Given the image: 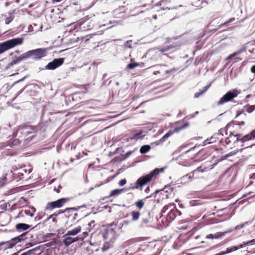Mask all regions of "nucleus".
Wrapping results in <instances>:
<instances>
[{"label":"nucleus","mask_w":255,"mask_h":255,"mask_svg":"<svg viewBox=\"0 0 255 255\" xmlns=\"http://www.w3.org/2000/svg\"><path fill=\"white\" fill-rule=\"evenodd\" d=\"M23 40L24 38L21 36L20 37L13 38L5 41L0 42V54L17 45H21L23 42Z\"/></svg>","instance_id":"obj_1"},{"label":"nucleus","mask_w":255,"mask_h":255,"mask_svg":"<svg viewBox=\"0 0 255 255\" xmlns=\"http://www.w3.org/2000/svg\"><path fill=\"white\" fill-rule=\"evenodd\" d=\"M47 48H38L26 51L27 58H31L34 60H39L45 57L48 52Z\"/></svg>","instance_id":"obj_2"},{"label":"nucleus","mask_w":255,"mask_h":255,"mask_svg":"<svg viewBox=\"0 0 255 255\" xmlns=\"http://www.w3.org/2000/svg\"><path fill=\"white\" fill-rule=\"evenodd\" d=\"M26 232L21 234L20 235L14 237L9 241L6 242H1L0 243V251H4L8 249H12L18 243L21 242L24 240L23 237L26 235Z\"/></svg>","instance_id":"obj_3"},{"label":"nucleus","mask_w":255,"mask_h":255,"mask_svg":"<svg viewBox=\"0 0 255 255\" xmlns=\"http://www.w3.org/2000/svg\"><path fill=\"white\" fill-rule=\"evenodd\" d=\"M239 94L240 92H239L237 89H233L228 91L220 99L219 101L217 103V105L219 106L232 101Z\"/></svg>","instance_id":"obj_4"},{"label":"nucleus","mask_w":255,"mask_h":255,"mask_svg":"<svg viewBox=\"0 0 255 255\" xmlns=\"http://www.w3.org/2000/svg\"><path fill=\"white\" fill-rule=\"evenodd\" d=\"M18 130H27L29 134L35 133L38 131L45 130V127L43 124H38L36 126L29 125L27 123H24L18 126Z\"/></svg>","instance_id":"obj_5"},{"label":"nucleus","mask_w":255,"mask_h":255,"mask_svg":"<svg viewBox=\"0 0 255 255\" xmlns=\"http://www.w3.org/2000/svg\"><path fill=\"white\" fill-rule=\"evenodd\" d=\"M252 245H255V239L246 242H244L238 246H233L228 247L226 248L225 251H221L220 253L215 254V255H225L226 254H230L233 251H235L239 249H242L247 246H250Z\"/></svg>","instance_id":"obj_6"},{"label":"nucleus","mask_w":255,"mask_h":255,"mask_svg":"<svg viewBox=\"0 0 255 255\" xmlns=\"http://www.w3.org/2000/svg\"><path fill=\"white\" fill-rule=\"evenodd\" d=\"M70 201V198H61L55 201L48 202L45 208V211H52L55 208H60L67 202Z\"/></svg>","instance_id":"obj_7"},{"label":"nucleus","mask_w":255,"mask_h":255,"mask_svg":"<svg viewBox=\"0 0 255 255\" xmlns=\"http://www.w3.org/2000/svg\"><path fill=\"white\" fill-rule=\"evenodd\" d=\"M159 172L157 168H155L148 174H143L142 176L139 177L137 179V183H139L140 186H143L150 182L153 177L157 176Z\"/></svg>","instance_id":"obj_8"},{"label":"nucleus","mask_w":255,"mask_h":255,"mask_svg":"<svg viewBox=\"0 0 255 255\" xmlns=\"http://www.w3.org/2000/svg\"><path fill=\"white\" fill-rule=\"evenodd\" d=\"M65 58L61 57L53 59L44 67V69L48 70H54L63 64Z\"/></svg>","instance_id":"obj_9"},{"label":"nucleus","mask_w":255,"mask_h":255,"mask_svg":"<svg viewBox=\"0 0 255 255\" xmlns=\"http://www.w3.org/2000/svg\"><path fill=\"white\" fill-rule=\"evenodd\" d=\"M182 123V125L178 127H175L173 130H169L168 132H167L164 136L167 139L169 138L170 136H171L174 133L178 132L180 130L184 129L189 126V122H183L182 121H179L176 122V125H179L180 123Z\"/></svg>","instance_id":"obj_10"},{"label":"nucleus","mask_w":255,"mask_h":255,"mask_svg":"<svg viewBox=\"0 0 255 255\" xmlns=\"http://www.w3.org/2000/svg\"><path fill=\"white\" fill-rule=\"evenodd\" d=\"M63 241L62 243L63 245L66 247H69L70 245H71L72 243L79 242V239H81V237H72L70 236H66V234L62 236Z\"/></svg>","instance_id":"obj_11"},{"label":"nucleus","mask_w":255,"mask_h":255,"mask_svg":"<svg viewBox=\"0 0 255 255\" xmlns=\"http://www.w3.org/2000/svg\"><path fill=\"white\" fill-rule=\"evenodd\" d=\"M235 231L234 228H231L227 231L225 232H217L216 233L213 234H210L209 235H207L205 238L208 239H218L221 238L223 236H225L227 234H229L232 233L233 231Z\"/></svg>","instance_id":"obj_12"},{"label":"nucleus","mask_w":255,"mask_h":255,"mask_svg":"<svg viewBox=\"0 0 255 255\" xmlns=\"http://www.w3.org/2000/svg\"><path fill=\"white\" fill-rule=\"evenodd\" d=\"M31 226L32 225L26 223H19L16 224L15 229L18 232L20 233L28 230Z\"/></svg>","instance_id":"obj_13"},{"label":"nucleus","mask_w":255,"mask_h":255,"mask_svg":"<svg viewBox=\"0 0 255 255\" xmlns=\"http://www.w3.org/2000/svg\"><path fill=\"white\" fill-rule=\"evenodd\" d=\"M39 250V247H37L33 249H30L27 251L23 252L20 255H42V252H40L37 254H34L35 252ZM42 255H48L46 253H43Z\"/></svg>","instance_id":"obj_14"},{"label":"nucleus","mask_w":255,"mask_h":255,"mask_svg":"<svg viewBox=\"0 0 255 255\" xmlns=\"http://www.w3.org/2000/svg\"><path fill=\"white\" fill-rule=\"evenodd\" d=\"M209 141V138H207L205 141H204L203 142V143H202V146H205L207 144H210V143H213V142H215V141ZM201 145V144H196L194 147H193L192 148H190L189 149H188V150H187L185 152H184L182 154V155H183V154H186L188 153V152H189L190 151H193L195 148L200 147Z\"/></svg>","instance_id":"obj_15"},{"label":"nucleus","mask_w":255,"mask_h":255,"mask_svg":"<svg viewBox=\"0 0 255 255\" xmlns=\"http://www.w3.org/2000/svg\"><path fill=\"white\" fill-rule=\"evenodd\" d=\"M167 188H169V189L170 190V192H172L173 191V187H171L170 184H167V185L164 186V187L163 189H157V190H156L154 193H153L152 194H150L149 196H147L146 197V198L147 199V198H150V197H152L153 195H156L157 193H158L161 191H163L167 193L168 191L167 190H165V189Z\"/></svg>","instance_id":"obj_16"},{"label":"nucleus","mask_w":255,"mask_h":255,"mask_svg":"<svg viewBox=\"0 0 255 255\" xmlns=\"http://www.w3.org/2000/svg\"><path fill=\"white\" fill-rule=\"evenodd\" d=\"M81 232V227L78 226L71 230H69L66 233V236H74Z\"/></svg>","instance_id":"obj_17"},{"label":"nucleus","mask_w":255,"mask_h":255,"mask_svg":"<svg viewBox=\"0 0 255 255\" xmlns=\"http://www.w3.org/2000/svg\"><path fill=\"white\" fill-rule=\"evenodd\" d=\"M133 152L132 150L128 151L125 154H122V157H116L115 160L117 162H121L128 158Z\"/></svg>","instance_id":"obj_18"},{"label":"nucleus","mask_w":255,"mask_h":255,"mask_svg":"<svg viewBox=\"0 0 255 255\" xmlns=\"http://www.w3.org/2000/svg\"><path fill=\"white\" fill-rule=\"evenodd\" d=\"M29 77V75L27 74V75H25V76H24L23 77H22V78H21V79H20L15 81L10 86L9 85V84H7L6 89H7V90H9L10 89H11L12 87L14 88L15 86L17 85L18 84H19L21 82H22L26 78H28Z\"/></svg>","instance_id":"obj_19"},{"label":"nucleus","mask_w":255,"mask_h":255,"mask_svg":"<svg viewBox=\"0 0 255 255\" xmlns=\"http://www.w3.org/2000/svg\"><path fill=\"white\" fill-rule=\"evenodd\" d=\"M211 84L212 83H209V84L205 86L202 90H200L198 92H196V93H195L194 95V98H198L202 95H203L211 87Z\"/></svg>","instance_id":"obj_20"},{"label":"nucleus","mask_w":255,"mask_h":255,"mask_svg":"<svg viewBox=\"0 0 255 255\" xmlns=\"http://www.w3.org/2000/svg\"><path fill=\"white\" fill-rule=\"evenodd\" d=\"M177 216L174 208L171 209L170 211L168 213L167 216V220L170 223L172 222Z\"/></svg>","instance_id":"obj_21"},{"label":"nucleus","mask_w":255,"mask_h":255,"mask_svg":"<svg viewBox=\"0 0 255 255\" xmlns=\"http://www.w3.org/2000/svg\"><path fill=\"white\" fill-rule=\"evenodd\" d=\"M22 82L20 83L19 84H18L17 85L14 86V88H20L21 89L18 91L16 94H15V98H17L19 95H20L27 88L28 85H25L23 86L22 84Z\"/></svg>","instance_id":"obj_22"},{"label":"nucleus","mask_w":255,"mask_h":255,"mask_svg":"<svg viewBox=\"0 0 255 255\" xmlns=\"http://www.w3.org/2000/svg\"><path fill=\"white\" fill-rule=\"evenodd\" d=\"M27 59L26 53H24L22 54L21 55H20L18 57L15 56L14 59H13L12 61L13 62L14 64H16L20 62H21L22 60Z\"/></svg>","instance_id":"obj_23"},{"label":"nucleus","mask_w":255,"mask_h":255,"mask_svg":"<svg viewBox=\"0 0 255 255\" xmlns=\"http://www.w3.org/2000/svg\"><path fill=\"white\" fill-rule=\"evenodd\" d=\"M193 176H191L189 174H187L180 178L179 180L180 181V183L185 184L189 182L192 179Z\"/></svg>","instance_id":"obj_24"},{"label":"nucleus","mask_w":255,"mask_h":255,"mask_svg":"<svg viewBox=\"0 0 255 255\" xmlns=\"http://www.w3.org/2000/svg\"><path fill=\"white\" fill-rule=\"evenodd\" d=\"M122 190H120V189H115L111 191L110 195L108 196H106L103 198L104 200L106 198H109L111 197H115L118 196L121 194V191Z\"/></svg>","instance_id":"obj_25"},{"label":"nucleus","mask_w":255,"mask_h":255,"mask_svg":"<svg viewBox=\"0 0 255 255\" xmlns=\"http://www.w3.org/2000/svg\"><path fill=\"white\" fill-rule=\"evenodd\" d=\"M151 149V145L144 144L141 146L139 149V152L141 154H144L148 152Z\"/></svg>","instance_id":"obj_26"},{"label":"nucleus","mask_w":255,"mask_h":255,"mask_svg":"<svg viewBox=\"0 0 255 255\" xmlns=\"http://www.w3.org/2000/svg\"><path fill=\"white\" fill-rule=\"evenodd\" d=\"M247 141L255 139V132L253 130H251L248 134L244 135Z\"/></svg>","instance_id":"obj_27"},{"label":"nucleus","mask_w":255,"mask_h":255,"mask_svg":"<svg viewBox=\"0 0 255 255\" xmlns=\"http://www.w3.org/2000/svg\"><path fill=\"white\" fill-rule=\"evenodd\" d=\"M138 66V64L136 63L134 59H131L130 62L127 65V68L130 70H132Z\"/></svg>","instance_id":"obj_28"},{"label":"nucleus","mask_w":255,"mask_h":255,"mask_svg":"<svg viewBox=\"0 0 255 255\" xmlns=\"http://www.w3.org/2000/svg\"><path fill=\"white\" fill-rule=\"evenodd\" d=\"M142 186H140L139 185V184L137 183V180H136V182H135V186H130L128 188H121L120 189V190H122V191H121V194L124 192H126V191H128V190H133L134 189H138L139 187H141Z\"/></svg>","instance_id":"obj_29"},{"label":"nucleus","mask_w":255,"mask_h":255,"mask_svg":"<svg viewBox=\"0 0 255 255\" xmlns=\"http://www.w3.org/2000/svg\"><path fill=\"white\" fill-rule=\"evenodd\" d=\"M243 109L248 113H251L255 110V105H250V104H247L244 107Z\"/></svg>","instance_id":"obj_30"},{"label":"nucleus","mask_w":255,"mask_h":255,"mask_svg":"<svg viewBox=\"0 0 255 255\" xmlns=\"http://www.w3.org/2000/svg\"><path fill=\"white\" fill-rule=\"evenodd\" d=\"M130 215L133 221H137L140 217V213L138 211H133L131 212Z\"/></svg>","instance_id":"obj_31"},{"label":"nucleus","mask_w":255,"mask_h":255,"mask_svg":"<svg viewBox=\"0 0 255 255\" xmlns=\"http://www.w3.org/2000/svg\"><path fill=\"white\" fill-rule=\"evenodd\" d=\"M175 206V204L174 203H170L168 205L164 206L161 210V213H160L161 215H160V217L161 218L162 216V214L165 213L168 208H170L172 207L174 208Z\"/></svg>","instance_id":"obj_32"},{"label":"nucleus","mask_w":255,"mask_h":255,"mask_svg":"<svg viewBox=\"0 0 255 255\" xmlns=\"http://www.w3.org/2000/svg\"><path fill=\"white\" fill-rule=\"evenodd\" d=\"M142 131L140 130L139 131L135 132L132 134V136L133 138L137 139H142L144 135H142Z\"/></svg>","instance_id":"obj_33"},{"label":"nucleus","mask_w":255,"mask_h":255,"mask_svg":"<svg viewBox=\"0 0 255 255\" xmlns=\"http://www.w3.org/2000/svg\"><path fill=\"white\" fill-rule=\"evenodd\" d=\"M134 205L137 208L140 210L143 208L144 205V202L142 199L138 200L136 202H135Z\"/></svg>","instance_id":"obj_34"},{"label":"nucleus","mask_w":255,"mask_h":255,"mask_svg":"<svg viewBox=\"0 0 255 255\" xmlns=\"http://www.w3.org/2000/svg\"><path fill=\"white\" fill-rule=\"evenodd\" d=\"M21 142V140L19 139H10L9 140V143L10 144V147H12L13 146H17Z\"/></svg>","instance_id":"obj_35"},{"label":"nucleus","mask_w":255,"mask_h":255,"mask_svg":"<svg viewBox=\"0 0 255 255\" xmlns=\"http://www.w3.org/2000/svg\"><path fill=\"white\" fill-rule=\"evenodd\" d=\"M235 20V17H231V18H229L228 20L225 21V22L220 24L219 25V28H221L224 26H228L230 23L233 22Z\"/></svg>","instance_id":"obj_36"},{"label":"nucleus","mask_w":255,"mask_h":255,"mask_svg":"<svg viewBox=\"0 0 255 255\" xmlns=\"http://www.w3.org/2000/svg\"><path fill=\"white\" fill-rule=\"evenodd\" d=\"M232 124L241 126H244L245 124V123L244 121L238 122V121H232L231 122L228 123L226 127H229Z\"/></svg>","instance_id":"obj_37"},{"label":"nucleus","mask_w":255,"mask_h":255,"mask_svg":"<svg viewBox=\"0 0 255 255\" xmlns=\"http://www.w3.org/2000/svg\"><path fill=\"white\" fill-rule=\"evenodd\" d=\"M132 42V40H127L126 41L124 45H123V47L125 49H131L132 48V46L131 45V44H130V43Z\"/></svg>","instance_id":"obj_38"},{"label":"nucleus","mask_w":255,"mask_h":255,"mask_svg":"<svg viewBox=\"0 0 255 255\" xmlns=\"http://www.w3.org/2000/svg\"><path fill=\"white\" fill-rule=\"evenodd\" d=\"M48 220H47V218L43 220L42 222H40L38 224H37L36 225H35L34 227L32 228L31 229H35V228H40V226H41V227H43L44 226H45V223L48 221Z\"/></svg>","instance_id":"obj_39"},{"label":"nucleus","mask_w":255,"mask_h":255,"mask_svg":"<svg viewBox=\"0 0 255 255\" xmlns=\"http://www.w3.org/2000/svg\"><path fill=\"white\" fill-rule=\"evenodd\" d=\"M124 151L123 150V148L122 147H117L115 150L113 152V154H116L120 153L121 156L120 157H122V154H123Z\"/></svg>","instance_id":"obj_40"},{"label":"nucleus","mask_w":255,"mask_h":255,"mask_svg":"<svg viewBox=\"0 0 255 255\" xmlns=\"http://www.w3.org/2000/svg\"><path fill=\"white\" fill-rule=\"evenodd\" d=\"M229 127H225V128H220L219 130H218V132L216 133V136L219 135H221V136H223L224 134L223 133V131H225V134L227 135V128H228Z\"/></svg>","instance_id":"obj_41"},{"label":"nucleus","mask_w":255,"mask_h":255,"mask_svg":"<svg viewBox=\"0 0 255 255\" xmlns=\"http://www.w3.org/2000/svg\"><path fill=\"white\" fill-rule=\"evenodd\" d=\"M112 247V244L109 242H106L104 243L103 248L102 250L103 251H107L109 248H110Z\"/></svg>","instance_id":"obj_42"},{"label":"nucleus","mask_w":255,"mask_h":255,"mask_svg":"<svg viewBox=\"0 0 255 255\" xmlns=\"http://www.w3.org/2000/svg\"><path fill=\"white\" fill-rule=\"evenodd\" d=\"M107 233L106 234H104L103 235L104 239H106V238H107L106 236H108L109 233L112 234L113 236H114L116 233L115 229H113V228L108 229L107 230Z\"/></svg>","instance_id":"obj_43"},{"label":"nucleus","mask_w":255,"mask_h":255,"mask_svg":"<svg viewBox=\"0 0 255 255\" xmlns=\"http://www.w3.org/2000/svg\"><path fill=\"white\" fill-rule=\"evenodd\" d=\"M89 234L88 232H84L82 235L77 236V237H81V239H79V241H83L84 239L88 236Z\"/></svg>","instance_id":"obj_44"},{"label":"nucleus","mask_w":255,"mask_h":255,"mask_svg":"<svg viewBox=\"0 0 255 255\" xmlns=\"http://www.w3.org/2000/svg\"><path fill=\"white\" fill-rule=\"evenodd\" d=\"M242 115H243L244 117H245L247 115L245 113L244 109L237 111L235 118H238V117Z\"/></svg>","instance_id":"obj_45"},{"label":"nucleus","mask_w":255,"mask_h":255,"mask_svg":"<svg viewBox=\"0 0 255 255\" xmlns=\"http://www.w3.org/2000/svg\"><path fill=\"white\" fill-rule=\"evenodd\" d=\"M175 46H173V45H170L169 46H168L166 48H161L159 49V51L161 53H163L166 51H168L171 49H172L173 48H174Z\"/></svg>","instance_id":"obj_46"},{"label":"nucleus","mask_w":255,"mask_h":255,"mask_svg":"<svg viewBox=\"0 0 255 255\" xmlns=\"http://www.w3.org/2000/svg\"><path fill=\"white\" fill-rule=\"evenodd\" d=\"M80 209L79 206L74 207H68L65 208L66 212H68L69 211H77Z\"/></svg>","instance_id":"obj_47"},{"label":"nucleus","mask_w":255,"mask_h":255,"mask_svg":"<svg viewBox=\"0 0 255 255\" xmlns=\"http://www.w3.org/2000/svg\"><path fill=\"white\" fill-rule=\"evenodd\" d=\"M27 170L26 169H21V171L18 173L17 176L19 178L20 180L22 179V177L23 176L24 173L27 172Z\"/></svg>","instance_id":"obj_48"},{"label":"nucleus","mask_w":255,"mask_h":255,"mask_svg":"<svg viewBox=\"0 0 255 255\" xmlns=\"http://www.w3.org/2000/svg\"><path fill=\"white\" fill-rule=\"evenodd\" d=\"M232 156H233V155L231 153V152H230L228 153V154H226L224 155V156H222L219 159H218V160L219 161H221L222 160L226 159L228 157H231Z\"/></svg>","instance_id":"obj_49"},{"label":"nucleus","mask_w":255,"mask_h":255,"mask_svg":"<svg viewBox=\"0 0 255 255\" xmlns=\"http://www.w3.org/2000/svg\"><path fill=\"white\" fill-rule=\"evenodd\" d=\"M14 16L12 15H10L8 17H6L5 19V23L6 24H9L13 19Z\"/></svg>","instance_id":"obj_50"},{"label":"nucleus","mask_w":255,"mask_h":255,"mask_svg":"<svg viewBox=\"0 0 255 255\" xmlns=\"http://www.w3.org/2000/svg\"><path fill=\"white\" fill-rule=\"evenodd\" d=\"M248 44V43L245 44L244 46H243L241 48H240L239 50L236 51L238 55L242 53L243 52L246 51L247 49L246 45H247Z\"/></svg>","instance_id":"obj_51"},{"label":"nucleus","mask_w":255,"mask_h":255,"mask_svg":"<svg viewBox=\"0 0 255 255\" xmlns=\"http://www.w3.org/2000/svg\"><path fill=\"white\" fill-rule=\"evenodd\" d=\"M22 131L20 132V135H19V137H22V136H26L30 134L29 132L27 130H22Z\"/></svg>","instance_id":"obj_52"},{"label":"nucleus","mask_w":255,"mask_h":255,"mask_svg":"<svg viewBox=\"0 0 255 255\" xmlns=\"http://www.w3.org/2000/svg\"><path fill=\"white\" fill-rule=\"evenodd\" d=\"M65 212H66L65 209L64 210H59L52 214L54 216L57 217L60 214H64Z\"/></svg>","instance_id":"obj_53"},{"label":"nucleus","mask_w":255,"mask_h":255,"mask_svg":"<svg viewBox=\"0 0 255 255\" xmlns=\"http://www.w3.org/2000/svg\"><path fill=\"white\" fill-rule=\"evenodd\" d=\"M199 114V112L198 111H196V112H195L194 113L192 114H191L189 116H186L185 119H186L187 120H189L191 118H194L196 115H198Z\"/></svg>","instance_id":"obj_54"},{"label":"nucleus","mask_w":255,"mask_h":255,"mask_svg":"<svg viewBox=\"0 0 255 255\" xmlns=\"http://www.w3.org/2000/svg\"><path fill=\"white\" fill-rule=\"evenodd\" d=\"M160 143H161V142L159 141V139L158 140H156L154 142L151 143L150 145H151V148L154 147L155 146H156L159 145Z\"/></svg>","instance_id":"obj_55"},{"label":"nucleus","mask_w":255,"mask_h":255,"mask_svg":"<svg viewBox=\"0 0 255 255\" xmlns=\"http://www.w3.org/2000/svg\"><path fill=\"white\" fill-rule=\"evenodd\" d=\"M236 141H239L242 142L243 144L241 145L242 147L245 145L244 143L247 141L244 136H243L241 138H239V139H236Z\"/></svg>","instance_id":"obj_56"},{"label":"nucleus","mask_w":255,"mask_h":255,"mask_svg":"<svg viewBox=\"0 0 255 255\" xmlns=\"http://www.w3.org/2000/svg\"><path fill=\"white\" fill-rule=\"evenodd\" d=\"M178 70V68H173L171 69H170V70H166L165 72V73L166 74H169V73H174V72H176Z\"/></svg>","instance_id":"obj_57"},{"label":"nucleus","mask_w":255,"mask_h":255,"mask_svg":"<svg viewBox=\"0 0 255 255\" xmlns=\"http://www.w3.org/2000/svg\"><path fill=\"white\" fill-rule=\"evenodd\" d=\"M95 223V221L94 220H92L90 223H89L88 225L89 226L88 228H89V232H90L94 228V226H92V225L94 224Z\"/></svg>","instance_id":"obj_58"},{"label":"nucleus","mask_w":255,"mask_h":255,"mask_svg":"<svg viewBox=\"0 0 255 255\" xmlns=\"http://www.w3.org/2000/svg\"><path fill=\"white\" fill-rule=\"evenodd\" d=\"M14 64L12 61H11L10 62L8 63L4 68V70H7L8 69H9L11 66H13Z\"/></svg>","instance_id":"obj_59"},{"label":"nucleus","mask_w":255,"mask_h":255,"mask_svg":"<svg viewBox=\"0 0 255 255\" xmlns=\"http://www.w3.org/2000/svg\"><path fill=\"white\" fill-rule=\"evenodd\" d=\"M238 55V53H237V52H234V53H233L232 54H230V55L228 56V57L227 58V60H229V59H231L232 58Z\"/></svg>","instance_id":"obj_60"},{"label":"nucleus","mask_w":255,"mask_h":255,"mask_svg":"<svg viewBox=\"0 0 255 255\" xmlns=\"http://www.w3.org/2000/svg\"><path fill=\"white\" fill-rule=\"evenodd\" d=\"M127 183V180L125 179H123L121 180L119 182V185L121 186H123Z\"/></svg>","instance_id":"obj_61"},{"label":"nucleus","mask_w":255,"mask_h":255,"mask_svg":"<svg viewBox=\"0 0 255 255\" xmlns=\"http://www.w3.org/2000/svg\"><path fill=\"white\" fill-rule=\"evenodd\" d=\"M245 227V224H241L239 225L236 226L235 227H234L235 230H240L241 229H242Z\"/></svg>","instance_id":"obj_62"},{"label":"nucleus","mask_w":255,"mask_h":255,"mask_svg":"<svg viewBox=\"0 0 255 255\" xmlns=\"http://www.w3.org/2000/svg\"><path fill=\"white\" fill-rule=\"evenodd\" d=\"M24 213L26 215L29 216L31 217L34 216V213H31L30 211L28 210H25L24 211Z\"/></svg>","instance_id":"obj_63"},{"label":"nucleus","mask_w":255,"mask_h":255,"mask_svg":"<svg viewBox=\"0 0 255 255\" xmlns=\"http://www.w3.org/2000/svg\"><path fill=\"white\" fill-rule=\"evenodd\" d=\"M71 211H69L68 212H65L64 214V218H66V219H69L70 218V216H71L72 214L71 213Z\"/></svg>","instance_id":"obj_64"}]
</instances>
